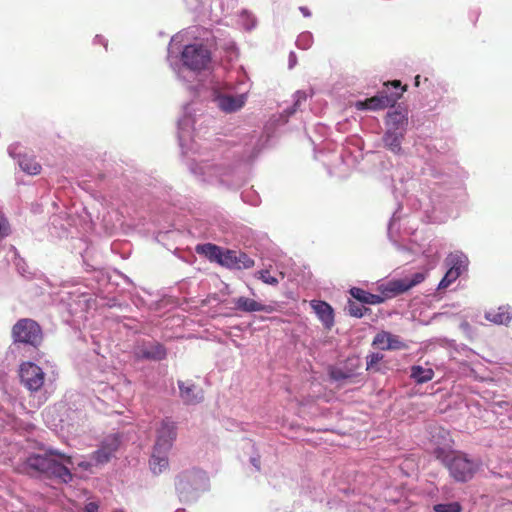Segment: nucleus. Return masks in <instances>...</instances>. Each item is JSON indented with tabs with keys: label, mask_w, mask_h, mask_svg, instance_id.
Masks as SVG:
<instances>
[{
	"label": "nucleus",
	"mask_w": 512,
	"mask_h": 512,
	"mask_svg": "<svg viewBox=\"0 0 512 512\" xmlns=\"http://www.w3.org/2000/svg\"><path fill=\"white\" fill-rule=\"evenodd\" d=\"M372 345L381 350H405L408 345L400 336L387 331H380L373 339Z\"/></svg>",
	"instance_id": "nucleus-11"
},
{
	"label": "nucleus",
	"mask_w": 512,
	"mask_h": 512,
	"mask_svg": "<svg viewBox=\"0 0 512 512\" xmlns=\"http://www.w3.org/2000/svg\"><path fill=\"white\" fill-rule=\"evenodd\" d=\"M120 445V439L117 435L108 436L103 442L101 447L93 452L92 459L96 464H105L110 461L113 454L117 451Z\"/></svg>",
	"instance_id": "nucleus-12"
},
{
	"label": "nucleus",
	"mask_w": 512,
	"mask_h": 512,
	"mask_svg": "<svg viewBox=\"0 0 512 512\" xmlns=\"http://www.w3.org/2000/svg\"><path fill=\"white\" fill-rule=\"evenodd\" d=\"M419 80H420V76H419V75H417V76L415 77V85H416V86H419V82H420Z\"/></svg>",
	"instance_id": "nucleus-38"
},
{
	"label": "nucleus",
	"mask_w": 512,
	"mask_h": 512,
	"mask_svg": "<svg viewBox=\"0 0 512 512\" xmlns=\"http://www.w3.org/2000/svg\"><path fill=\"white\" fill-rule=\"evenodd\" d=\"M68 465H73L71 456L51 449L43 455H30L22 464V471L32 477L53 478L69 483L73 475Z\"/></svg>",
	"instance_id": "nucleus-1"
},
{
	"label": "nucleus",
	"mask_w": 512,
	"mask_h": 512,
	"mask_svg": "<svg viewBox=\"0 0 512 512\" xmlns=\"http://www.w3.org/2000/svg\"><path fill=\"white\" fill-rule=\"evenodd\" d=\"M231 174V169L222 165H212L209 166L206 175L208 177L207 181L213 183L212 178H216L217 182L223 184L226 182L225 178Z\"/></svg>",
	"instance_id": "nucleus-24"
},
{
	"label": "nucleus",
	"mask_w": 512,
	"mask_h": 512,
	"mask_svg": "<svg viewBox=\"0 0 512 512\" xmlns=\"http://www.w3.org/2000/svg\"><path fill=\"white\" fill-rule=\"evenodd\" d=\"M300 10H301V12H302L305 16H309V15H310V13H309V11H308V9H307V8L301 7V8H300Z\"/></svg>",
	"instance_id": "nucleus-37"
},
{
	"label": "nucleus",
	"mask_w": 512,
	"mask_h": 512,
	"mask_svg": "<svg viewBox=\"0 0 512 512\" xmlns=\"http://www.w3.org/2000/svg\"><path fill=\"white\" fill-rule=\"evenodd\" d=\"M14 344H23L35 349L39 348L44 339L43 330L39 323L31 318L19 319L11 329Z\"/></svg>",
	"instance_id": "nucleus-4"
},
{
	"label": "nucleus",
	"mask_w": 512,
	"mask_h": 512,
	"mask_svg": "<svg viewBox=\"0 0 512 512\" xmlns=\"http://www.w3.org/2000/svg\"><path fill=\"white\" fill-rule=\"evenodd\" d=\"M245 100L244 95H222L218 97L217 102L221 110L231 113L241 109L245 104Z\"/></svg>",
	"instance_id": "nucleus-19"
},
{
	"label": "nucleus",
	"mask_w": 512,
	"mask_h": 512,
	"mask_svg": "<svg viewBox=\"0 0 512 512\" xmlns=\"http://www.w3.org/2000/svg\"><path fill=\"white\" fill-rule=\"evenodd\" d=\"M10 155L17 158L21 170L29 175H38L42 170L41 164L36 157L29 153L18 154L17 156L10 152Z\"/></svg>",
	"instance_id": "nucleus-14"
},
{
	"label": "nucleus",
	"mask_w": 512,
	"mask_h": 512,
	"mask_svg": "<svg viewBox=\"0 0 512 512\" xmlns=\"http://www.w3.org/2000/svg\"><path fill=\"white\" fill-rule=\"evenodd\" d=\"M258 279L262 280L266 284L276 285L278 284L277 278L270 275L268 270H260L256 273Z\"/></svg>",
	"instance_id": "nucleus-30"
},
{
	"label": "nucleus",
	"mask_w": 512,
	"mask_h": 512,
	"mask_svg": "<svg viewBox=\"0 0 512 512\" xmlns=\"http://www.w3.org/2000/svg\"><path fill=\"white\" fill-rule=\"evenodd\" d=\"M311 307L327 329H330L334 325L333 309L328 303L320 300H312Z\"/></svg>",
	"instance_id": "nucleus-15"
},
{
	"label": "nucleus",
	"mask_w": 512,
	"mask_h": 512,
	"mask_svg": "<svg viewBox=\"0 0 512 512\" xmlns=\"http://www.w3.org/2000/svg\"><path fill=\"white\" fill-rule=\"evenodd\" d=\"M433 377L434 371L431 368H424L420 365L411 367V378L418 384L426 383L432 380Z\"/></svg>",
	"instance_id": "nucleus-25"
},
{
	"label": "nucleus",
	"mask_w": 512,
	"mask_h": 512,
	"mask_svg": "<svg viewBox=\"0 0 512 512\" xmlns=\"http://www.w3.org/2000/svg\"><path fill=\"white\" fill-rule=\"evenodd\" d=\"M10 233V226L8 220L0 214V237H6Z\"/></svg>",
	"instance_id": "nucleus-32"
},
{
	"label": "nucleus",
	"mask_w": 512,
	"mask_h": 512,
	"mask_svg": "<svg viewBox=\"0 0 512 512\" xmlns=\"http://www.w3.org/2000/svg\"><path fill=\"white\" fill-rule=\"evenodd\" d=\"M195 251L199 255L205 256L209 261L222 265L225 250L221 247L212 243L198 244Z\"/></svg>",
	"instance_id": "nucleus-17"
},
{
	"label": "nucleus",
	"mask_w": 512,
	"mask_h": 512,
	"mask_svg": "<svg viewBox=\"0 0 512 512\" xmlns=\"http://www.w3.org/2000/svg\"><path fill=\"white\" fill-rule=\"evenodd\" d=\"M139 360L162 361L167 357V349L159 342H153L140 347L136 353Z\"/></svg>",
	"instance_id": "nucleus-13"
},
{
	"label": "nucleus",
	"mask_w": 512,
	"mask_h": 512,
	"mask_svg": "<svg viewBox=\"0 0 512 512\" xmlns=\"http://www.w3.org/2000/svg\"><path fill=\"white\" fill-rule=\"evenodd\" d=\"M406 125H407V115L404 112H402L400 110H394L387 114V118H386L387 129L405 132Z\"/></svg>",
	"instance_id": "nucleus-22"
},
{
	"label": "nucleus",
	"mask_w": 512,
	"mask_h": 512,
	"mask_svg": "<svg viewBox=\"0 0 512 512\" xmlns=\"http://www.w3.org/2000/svg\"><path fill=\"white\" fill-rule=\"evenodd\" d=\"M485 318L494 324L508 325L512 319V311L508 305H502L496 309L487 311Z\"/></svg>",
	"instance_id": "nucleus-18"
},
{
	"label": "nucleus",
	"mask_w": 512,
	"mask_h": 512,
	"mask_svg": "<svg viewBox=\"0 0 512 512\" xmlns=\"http://www.w3.org/2000/svg\"><path fill=\"white\" fill-rule=\"evenodd\" d=\"M150 468L154 474H160L164 470L168 468L169 462L167 457V452L160 450V452L156 451V447L154 446L153 454L149 461Z\"/></svg>",
	"instance_id": "nucleus-23"
},
{
	"label": "nucleus",
	"mask_w": 512,
	"mask_h": 512,
	"mask_svg": "<svg viewBox=\"0 0 512 512\" xmlns=\"http://www.w3.org/2000/svg\"><path fill=\"white\" fill-rule=\"evenodd\" d=\"M331 376H332V378H333V379H336V380H339V379H345V378H347V377H348V375H347V374H344V373H343V372H341V371H337V372L333 371V372L331 373Z\"/></svg>",
	"instance_id": "nucleus-34"
},
{
	"label": "nucleus",
	"mask_w": 512,
	"mask_h": 512,
	"mask_svg": "<svg viewBox=\"0 0 512 512\" xmlns=\"http://www.w3.org/2000/svg\"><path fill=\"white\" fill-rule=\"evenodd\" d=\"M384 356L380 353H371L366 357V370L372 372H379V363L383 360Z\"/></svg>",
	"instance_id": "nucleus-26"
},
{
	"label": "nucleus",
	"mask_w": 512,
	"mask_h": 512,
	"mask_svg": "<svg viewBox=\"0 0 512 512\" xmlns=\"http://www.w3.org/2000/svg\"><path fill=\"white\" fill-rule=\"evenodd\" d=\"M19 376L21 383L30 391H39L44 385L45 373L32 362H24L20 365Z\"/></svg>",
	"instance_id": "nucleus-6"
},
{
	"label": "nucleus",
	"mask_w": 512,
	"mask_h": 512,
	"mask_svg": "<svg viewBox=\"0 0 512 512\" xmlns=\"http://www.w3.org/2000/svg\"><path fill=\"white\" fill-rule=\"evenodd\" d=\"M348 310H349L350 315L360 318V317L364 316V311H366L367 309L363 306H360V305L354 303V302H350V304L348 306Z\"/></svg>",
	"instance_id": "nucleus-31"
},
{
	"label": "nucleus",
	"mask_w": 512,
	"mask_h": 512,
	"mask_svg": "<svg viewBox=\"0 0 512 512\" xmlns=\"http://www.w3.org/2000/svg\"><path fill=\"white\" fill-rule=\"evenodd\" d=\"M433 454L444 464L451 477L457 482L471 480L480 467L479 463L469 459L466 454L452 451L449 444L444 447L437 446L434 448Z\"/></svg>",
	"instance_id": "nucleus-3"
},
{
	"label": "nucleus",
	"mask_w": 512,
	"mask_h": 512,
	"mask_svg": "<svg viewBox=\"0 0 512 512\" xmlns=\"http://www.w3.org/2000/svg\"><path fill=\"white\" fill-rule=\"evenodd\" d=\"M179 394L187 405H195L203 401V389L192 380H178Z\"/></svg>",
	"instance_id": "nucleus-9"
},
{
	"label": "nucleus",
	"mask_w": 512,
	"mask_h": 512,
	"mask_svg": "<svg viewBox=\"0 0 512 512\" xmlns=\"http://www.w3.org/2000/svg\"><path fill=\"white\" fill-rule=\"evenodd\" d=\"M387 84L388 86H392L393 88H395V92H401L402 88L406 89V86H401V82L399 80H393L391 82H388Z\"/></svg>",
	"instance_id": "nucleus-33"
},
{
	"label": "nucleus",
	"mask_w": 512,
	"mask_h": 512,
	"mask_svg": "<svg viewBox=\"0 0 512 512\" xmlns=\"http://www.w3.org/2000/svg\"><path fill=\"white\" fill-rule=\"evenodd\" d=\"M255 262L244 252L226 249L222 261V265L228 269H250Z\"/></svg>",
	"instance_id": "nucleus-10"
},
{
	"label": "nucleus",
	"mask_w": 512,
	"mask_h": 512,
	"mask_svg": "<svg viewBox=\"0 0 512 512\" xmlns=\"http://www.w3.org/2000/svg\"><path fill=\"white\" fill-rule=\"evenodd\" d=\"M181 58L189 69L201 71L207 69L211 63V52L203 44H190L185 46Z\"/></svg>",
	"instance_id": "nucleus-5"
},
{
	"label": "nucleus",
	"mask_w": 512,
	"mask_h": 512,
	"mask_svg": "<svg viewBox=\"0 0 512 512\" xmlns=\"http://www.w3.org/2000/svg\"><path fill=\"white\" fill-rule=\"evenodd\" d=\"M404 92L405 88H402L401 92L392 93L390 96H380L377 93V95L368 98L364 101H357L355 107L358 110H381L388 107H393L396 104V102L402 97Z\"/></svg>",
	"instance_id": "nucleus-8"
},
{
	"label": "nucleus",
	"mask_w": 512,
	"mask_h": 512,
	"mask_svg": "<svg viewBox=\"0 0 512 512\" xmlns=\"http://www.w3.org/2000/svg\"><path fill=\"white\" fill-rule=\"evenodd\" d=\"M445 263L449 270H454L460 276L467 269L468 258L462 252L456 251L447 256Z\"/></svg>",
	"instance_id": "nucleus-20"
},
{
	"label": "nucleus",
	"mask_w": 512,
	"mask_h": 512,
	"mask_svg": "<svg viewBox=\"0 0 512 512\" xmlns=\"http://www.w3.org/2000/svg\"><path fill=\"white\" fill-rule=\"evenodd\" d=\"M78 466L82 467L84 469H88L91 467V464L89 462H80V463H78Z\"/></svg>",
	"instance_id": "nucleus-36"
},
{
	"label": "nucleus",
	"mask_w": 512,
	"mask_h": 512,
	"mask_svg": "<svg viewBox=\"0 0 512 512\" xmlns=\"http://www.w3.org/2000/svg\"><path fill=\"white\" fill-rule=\"evenodd\" d=\"M393 92H390L388 84H384V88L378 92L380 96H390Z\"/></svg>",
	"instance_id": "nucleus-35"
},
{
	"label": "nucleus",
	"mask_w": 512,
	"mask_h": 512,
	"mask_svg": "<svg viewBox=\"0 0 512 512\" xmlns=\"http://www.w3.org/2000/svg\"><path fill=\"white\" fill-rule=\"evenodd\" d=\"M190 473H183L180 475L176 482V489L179 491V493H184L188 490V486H191L190 484Z\"/></svg>",
	"instance_id": "nucleus-28"
},
{
	"label": "nucleus",
	"mask_w": 512,
	"mask_h": 512,
	"mask_svg": "<svg viewBox=\"0 0 512 512\" xmlns=\"http://www.w3.org/2000/svg\"><path fill=\"white\" fill-rule=\"evenodd\" d=\"M435 512H461L462 506L459 502L440 503L433 506Z\"/></svg>",
	"instance_id": "nucleus-27"
},
{
	"label": "nucleus",
	"mask_w": 512,
	"mask_h": 512,
	"mask_svg": "<svg viewBox=\"0 0 512 512\" xmlns=\"http://www.w3.org/2000/svg\"><path fill=\"white\" fill-rule=\"evenodd\" d=\"M425 279V274L418 272L412 275V277H405L402 279H393L388 281L385 284L379 286V290L381 295L372 294L367 292L361 288L353 287L350 290V294L353 298L358 301L366 304H380L385 301L387 298H393L397 295H400L412 287L420 284Z\"/></svg>",
	"instance_id": "nucleus-2"
},
{
	"label": "nucleus",
	"mask_w": 512,
	"mask_h": 512,
	"mask_svg": "<svg viewBox=\"0 0 512 512\" xmlns=\"http://www.w3.org/2000/svg\"><path fill=\"white\" fill-rule=\"evenodd\" d=\"M176 437V423L170 418L163 419L157 429V439L155 443L156 451L160 452V450H163L164 452H168Z\"/></svg>",
	"instance_id": "nucleus-7"
},
{
	"label": "nucleus",
	"mask_w": 512,
	"mask_h": 512,
	"mask_svg": "<svg viewBox=\"0 0 512 512\" xmlns=\"http://www.w3.org/2000/svg\"><path fill=\"white\" fill-rule=\"evenodd\" d=\"M458 277H460V276L457 273H455L454 270H449L448 269L446 274L444 275V277L440 281V283L438 285V289H445V288H447L451 283L456 281V279H458Z\"/></svg>",
	"instance_id": "nucleus-29"
},
{
	"label": "nucleus",
	"mask_w": 512,
	"mask_h": 512,
	"mask_svg": "<svg viewBox=\"0 0 512 512\" xmlns=\"http://www.w3.org/2000/svg\"><path fill=\"white\" fill-rule=\"evenodd\" d=\"M236 309L243 312H259L264 311L267 313H271L274 311L273 306L265 305L260 302L255 301L254 299L247 297H239L234 301Z\"/></svg>",
	"instance_id": "nucleus-16"
},
{
	"label": "nucleus",
	"mask_w": 512,
	"mask_h": 512,
	"mask_svg": "<svg viewBox=\"0 0 512 512\" xmlns=\"http://www.w3.org/2000/svg\"><path fill=\"white\" fill-rule=\"evenodd\" d=\"M403 131H395L392 129H387L384 134L383 141L385 146L394 154H400L402 151L401 142L404 137Z\"/></svg>",
	"instance_id": "nucleus-21"
}]
</instances>
